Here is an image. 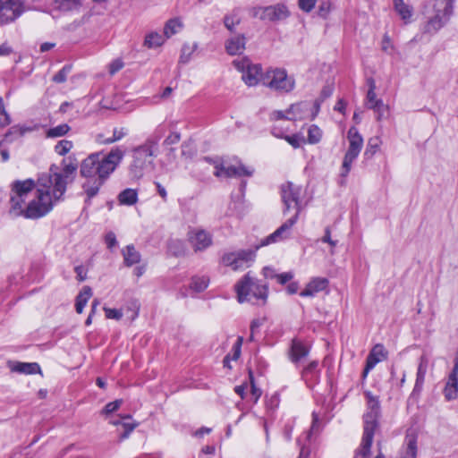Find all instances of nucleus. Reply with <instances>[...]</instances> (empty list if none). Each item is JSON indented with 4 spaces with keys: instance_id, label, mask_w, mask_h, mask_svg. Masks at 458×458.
<instances>
[{
    "instance_id": "1",
    "label": "nucleus",
    "mask_w": 458,
    "mask_h": 458,
    "mask_svg": "<svg viewBox=\"0 0 458 458\" xmlns=\"http://www.w3.org/2000/svg\"><path fill=\"white\" fill-rule=\"evenodd\" d=\"M67 182L52 165L48 173L42 174L37 182L31 179L15 181L12 184L10 213L13 216L39 218L49 213L66 191Z\"/></svg>"
},
{
    "instance_id": "2",
    "label": "nucleus",
    "mask_w": 458,
    "mask_h": 458,
    "mask_svg": "<svg viewBox=\"0 0 458 458\" xmlns=\"http://www.w3.org/2000/svg\"><path fill=\"white\" fill-rule=\"evenodd\" d=\"M124 151L120 148H114L107 154L95 152L89 154L80 165V175L84 179L82 190L87 196L86 201H89L97 196L122 162Z\"/></svg>"
},
{
    "instance_id": "3",
    "label": "nucleus",
    "mask_w": 458,
    "mask_h": 458,
    "mask_svg": "<svg viewBox=\"0 0 458 458\" xmlns=\"http://www.w3.org/2000/svg\"><path fill=\"white\" fill-rule=\"evenodd\" d=\"M366 397L369 411L364 415L363 437L356 458H366L370 454L374 432L377 427V417L380 410L379 402L369 392L366 393Z\"/></svg>"
},
{
    "instance_id": "4",
    "label": "nucleus",
    "mask_w": 458,
    "mask_h": 458,
    "mask_svg": "<svg viewBox=\"0 0 458 458\" xmlns=\"http://www.w3.org/2000/svg\"><path fill=\"white\" fill-rule=\"evenodd\" d=\"M235 291L237 300L242 303L245 301L259 303L266 302L267 297V287L259 284L258 280L250 276V273L246 274L236 284Z\"/></svg>"
},
{
    "instance_id": "5",
    "label": "nucleus",
    "mask_w": 458,
    "mask_h": 458,
    "mask_svg": "<svg viewBox=\"0 0 458 458\" xmlns=\"http://www.w3.org/2000/svg\"><path fill=\"white\" fill-rule=\"evenodd\" d=\"M157 148V142L154 140H147L143 145L133 149V161L131 165L130 171L135 177H140L143 171L151 164V157L154 156Z\"/></svg>"
},
{
    "instance_id": "6",
    "label": "nucleus",
    "mask_w": 458,
    "mask_h": 458,
    "mask_svg": "<svg viewBox=\"0 0 458 458\" xmlns=\"http://www.w3.org/2000/svg\"><path fill=\"white\" fill-rule=\"evenodd\" d=\"M202 163H208L214 165L215 176L220 178H231V177H250L253 174L254 169L250 166L239 163L237 165H225L220 159H212L211 157H204Z\"/></svg>"
},
{
    "instance_id": "7",
    "label": "nucleus",
    "mask_w": 458,
    "mask_h": 458,
    "mask_svg": "<svg viewBox=\"0 0 458 458\" xmlns=\"http://www.w3.org/2000/svg\"><path fill=\"white\" fill-rule=\"evenodd\" d=\"M347 138L349 140V148L344 155L341 168V176L344 178L349 174L352 162L357 158L363 146V139L357 128L351 127Z\"/></svg>"
},
{
    "instance_id": "8",
    "label": "nucleus",
    "mask_w": 458,
    "mask_h": 458,
    "mask_svg": "<svg viewBox=\"0 0 458 458\" xmlns=\"http://www.w3.org/2000/svg\"><path fill=\"white\" fill-rule=\"evenodd\" d=\"M263 84L279 92H290L294 88V80L284 70L275 69L264 74Z\"/></svg>"
},
{
    "instance_id": "9",
    "label": "nucleus",
    "mask_w": 458,
    "mask_h": 458,
    "mask_svg": "<svg viewBox=\"0 0 458 458\" xmlns=\"http://www.w3.org/2000/svg\"><path fill=\"white\" fill-rule=\"evenodd\" d=\"M233 65L242 72V79L248 86H256L259 81L263 82L264 75L260 65L252 64L247 57L234 60Z\"/></svg>"
},
{
    "instance_id": "10",
    "label": "nucleus",
    "mask_w": 458,
    "mask_h": 458,
    "mask_svg": "<svg viewBox=\"0 0 458 458\" xmlns=\"http://www.w3.org/2000/svg\"><path fill=\"white\" fill-rule=\"evenodd\" d=\"M452 0H437L435 4L436 14L426 26L428 32H435L441 29L450 19L453 13Z\"/></svg>"
},
{
    "instance_id": "11",
    "label": "nucleus",
    "mask_w": 458,
    "mask_h": 458,
    "mask_svg": "<svg viewBox=\"0 0 458 458\" xmlns=\"http://www.w3.org/2000/svg\"><path fill=\"white\" fill-rule=\"evenodd\" d=\"M301 188L293 183L287 182L281 186V197L284 204V213L291 208L295 210V214L299 216L301 211L300 205Z\"/></svg>"
},
{
    "instance_id": "12",
    "label": "nucleus",
    "mask_w": 458,
    "mask_h": 458,
    "mask_svg": "<svg viewBox=\"0 0 458 458\" xmlns=\"http://www.w3.org/2000/svg\"><path fill=\"white\" fill-rule=\"evenodd\" d=\"M24 12L22 0H1L0 23L8 24L18 19Z\"/></svg>"
},
{
    "instance_id": "13",
    "label": "nucleus",
    "mask_w": 458,
    "mask_h": 458,
    "mask_svg": "<svg viewBox=\"0 0 458 458\" xmlns=\"http://www.w3.org/2000/svg\"><path fill=\"white\" fill-rule=\"evenodd\" d=\"M253 257L254 253L251 250H238L225 254L222 257V263L237 271L248 267L253 260Z\"/></svg>"
},
{
    "instance_id": "14",
    "label": "nucleus",
    "mask_w": 458,
    "mask_h": 458,
    "mask_svg": "<svg viewBox=\"0 0 458 458\" xmlns=\"http://www.w3.org/2000/svg\"><path fill=\"white\" fill-rule=\"evenodd\" d=\"M298 217L297 215H294L287 219L279 228L263 241L262 245H267L288 239L291 236L292 228L296 224Z\"/></svg>"
},
{
    "instance_id": "15",
    "label": "nucleus",
    "mask_w": 458,
    "mask_h": 458,
    "mask_svg": "<svg viewBox=\"0 0 458 458\" xmlns=\"http://www.w3.org/2000/svg\"><path fill=\"white\" fill-rule=\"evenodd\" d=\"M189 242L195 251H201L212 244L210 233L202 229H192L188 233Z\"/></svg>"
},
{
    "instance_id": "16",
    "label": "nucleus",
    "mask_w": 458,
    "mask_h": 458,
    "mask_svg": "<svg viewBox=\"0 0 458 458\" xmlns=\"http://www.w3.org/2000/svg\"><path fill=\"white\" fill-rule=\"evenodd\" d=\"M259 11L260 19L270 21H281L289 16V11L284 4L270 5Z\"/></svg>"
},
{
    "instance_id": "17",
    "label": "nucleus",
    "mask_w": 458,
    "mask_h": 458,
    "mask_svg": "<svg viewBox=\"0 0 458 458\" xmlns=\"http://www.w3.org/2000/svg\"><path fill=\"white\" fill-rule=\"evenodd\" d=\"M386 352L382 344H376L367 357L366 367L363 370V377H366L378 362L386 359Z\"/></svg>"
},
{
    "instance_id": "18",
    "label": "nucleus",
    "mask_w": 458,
    "mask_h": 458,
    "mask_svg": "<svg viewBox=\"0 0 458 458\" xmlns=\"http://www.w3.org/2000/svg\"><path fill=\"white\" fill-rule=\"evenodd\" d=\"M328 280L325 277H314L305 286V288L300 293L302 297H314L317 293L323 292L328 287Z\"/></svg>"
},
{
    "instance_id": "19",
    "label": "nucleus",
    "mask_w": 458,
    "mask_h": 458,
    "mask_svg": "<svg viewBox=\"0 0 458 458\" xmlns=\"http://www.w3.org/2000/svg\"><path fill=\"white\" fill-rule=\"evenodd\" d=\"M310 352V345L299 339H293L289 358L293 363H297L306 358Z\"/></svg>"
},
{
    "instance_id": "20",
    "label": "nucleus",
    "mask_w": 458,
    "mask_h": 458,
    "mask_svg": "<svg viewBox=\"0 0 458 458\" xmlns=\"http://www.w3.org/2000/svg\"><path fill=\"white\" fill-rule=\"evenodd\" d=\"M246 39L243 35H237L225 41V50L228 55H241L245 50Z\"/></svg>"
},
{
    "instance_id": "21",
    "label": "nucleus",
    "mask_w": 458,
    "mask_h": 458,
    "mask_svg": "<svg viewBox=\"0 0 458 458\" xmlns=\"http://www.w3.org/2000/svg\"><path fill=\"white\" fill-rule=\"evenodd\" d=\"M9 368L12 371L31 375L40 371L39 365L36 362H9Z\"/></svg>"
},
{
    "instance_id": "22",
    "label": "nucleus",
    "mask_w": 458,
    "mask_h": 458,
    "mask_svg": "<svg viewBox=\"0 0 458 458\" xmlns=\"http://www.w3.org/2000/svg\"><path fill=\"white\" fill-rule=\"evenodd\" d=\"M428 358L425 355H422L420 359V362H419V366H418L414 391L421 390L422 386L424 384L425 376H426L427 369H428Z\"/></svg>"
},
{
    "instance_id": "23",
    "label": "nucleus",
    "mask_w": 458,
    "mask_h": 458,
    "mask_svg": "<svg viewBox=\"0 0 458 458\" xmlns=\"http://www.w3.org/2000/svg\"><path fill=\"white\" fill-rule=\"evenodd\" d=\"M53 6L62 12L78 11L81 7V0H54Z\"/></svg>"
},
{
    "instance_id": "24",
    "label": "nucleus",
    "mask_w": 458,
    "mask_h": 458,
    "mask_svg": "<svg viewBox=\"0 0 458 458\" xmlns=\"http://www.w3.org/2000/svg\"><path fill=\"white\" fill-rule=\"evenodd\" d=\"M122 254L123 256L124 264L127 267H131L140 261V254L136 250L133 245H127L123 249Z\"/></svg>"
},
{
    "instance_id": "25",
    "label": "nucleus",
    "mask_w": 458,
    "mask_h": 458,
    "mask_svg": "<svg viewBox=\"0 0 458 458\" xmlns=\"http://www.w3.org/2000/svg\"><path fill=\"white\" fill-rule=\"evenodd\" d=\"M91 296V288L89 286H84L76 297L75 309L79 314L82 313L84 307Z\"/></svg>"
},
{
    "instance_id": "26",
    "label": "nucleus",
    "mask_w": 458,
    "mask_h": 458,
    "mask_svg": "<svg viewBox=\"0 0 458 458\" xmlns=\"http://www.w3.org/2000/svg\"><path fill=\"white\" fill-rule=\"evenodd\" d=\"M182 28V22L179 18L169 20L164 27V35L169 38L173 35L178 33Z\"/></svg>"
},
{
    "instance_id": "27",
    "label": "nucleus",
    "mask_w": 458,
    "mask_h": 458,
    "mask_svg": "<svg viewBox=\"0 0 458 458\" xmlns=\"http://www.w3.org/2000/svg\"><path fill=\"white\" fill-rule=\"evenodd\" d=\"M405 449L402 458H416L417 456V440L415 436L408 435L405 440Z\"/></svg>"
},
{
    "instance_id": "28",
    "label": "nucleus",
    "mask_w": 458,
    "mask_h": 458,
    "mask_svg": "<svg viewBox=\"0 0 458 458\" xmlns=\"http://www.w3.org/2000/svg\"><path fill=\"white\" fill-rule=\"evenodd\" d=\"M444 394L446 400H454L458 395V378L448 377L444 388Z\"/></svg>"
},
{
    "instance_id": "29",
    "label": "nucleus",
    "mask_w": 458,
    "mask_h": 458,
    "mask_svg": "<svg viewBox=\"0 0 458 458\" xmlns=\"http://www.w3.org/2000/svg\"><path fill=\"white\" fill-rule=\"evenodd\" d=\"M369 89L368 90L367 97H366V106L368 108L370 109V108L376 107L377 105L380 106L381 101H383V100L377 98V95L375 92V89H376L375 81L372 79H370L369 81Z\"/></svg>"
},
{
    "instance_id": "30",
    "label": "nucleus",
    "mask_w": 458,
    "mask_h": 458,
    "mask_svg": "<svg viewBox=\"0 0 458 458\" xmlns=\"http://www.w3.org/2000/svg\"><path fill=\"white\" fill-rule=\"evenodd\" d=\"M318 361L312 360L302 369L301 377L307 385L310 386V381L317 376L318 371Z\"/></svg>"
},
{
    "instance_id": "31",
    "label": "nucleus",
    "mask_w": 458,
    "mask_h": 458,
    "mask_svg": "<svg viewBox=\"0 0 458 458\" xmlns=\"http://www.w3.org/2000/svg\"><path fill=\"white\" fill-rule=\"evenodd\" d=\"M395 11L401 16V18L408 22L411 17L412 9L404 4L403 0H393Z\"/></svg>"
},
{
    "instance_id": "32",
    "label": "nucleus",
    "mask_w": 458,
    "mask_h": 458,
    "mask_svg": "<svg viewBox=\"0 0 458 458\" xmlns=\"http://www.w3.org/2000/svg\"><path fill=\"white\" fill-rule=\"evenodd\" d=\"M118 199L121 204L133 205L138 200L137 191L133 189H126L119 194Z\"/></svg>"
},
{
    "instance_id": "33",
    "label": "nucleus",
    "mask_w": 458,
    "mask_h": 458,
    "mask_svg": "<svg viewBox=\"0 0 458 458\" xmlns=\"http://www.w3.org/2000/svg\"><path fill=\"white\" fill-rule=\"evenodd\" d=\"M165 38L157 32H151L146 36L144 45L148 48L158 47L164 44Z\"/></svg>"
},
{
    "instance_id": "34",
    "label": "nucleus",
    "mask_w": 458,
    "mask_h": 458,
    "mask_svg": "<svg viewBox=\"0 0 458 458\" xmlns=\"http://www.w3.org/2000/svg\"><path fill=\"white\" fill-rule=\"evenodd\" d=\"M71 130L67 123H62L55 127L50 128L46 131L47 138H58L66 135Z\"/></svg>"
},
{
    "instance_id": "35",
    "label": "nucleus",
    "mask_w": 458,
    "mask_h": 458,
    "mask_svg": "<svg viewBox=\"0 0 458 458\" xmlns=\"http://www.w3.org/2000/svg\"><path fill=\"white\" fill-rule=\"evenodd\" d=\"M208 285V279L205 276L201 277H193L191 284V289H192L196 293H200L204 291Z\"/></svg>"
},
{
    "instance_id": "36",
    "label": "nucleus",
    "mask_w": 458,
    "mask_h": 458,
    "mask_svg": "<svg viewBox=\"0 0 458 458\" xmlns=\"http://www.w3.org/2000/svg\"><path fill=\"white\" fill-rule=\"evenodd\" d=\"M270 117L272 120H275V121L282 120V119L293 121V120L302 119V114H294L293 115H289L286 113V111L284 112V111L276 110V111L272 112V114H270Z\"/></svg>"
},
{
    "instance_id": "37",
    "label": "nucleus",
    "mask_w": 458,
    "mask_h": 458,
    "mask_svg": "<svg viewBox=\"0 0 458 458\" xmlns=\"http://www.w3.org/2000/svg\"><path fill=\"white\" fill-rule=\"evenodd\" d=\"M72 146L71 140H62L55 146V151L60 156H64L72 149Z\"/></svg>"
},
{
    "instance_id": "38",
    "label": "nucleus",
    "mask_w": 458,
    "mask_h": 458,
    "mask_svg": "<svg viewBox=\"0 0 458 458\" xmlns=\"http://www.w3.org/2000/svg\"><path fill=\"white\" fill-rule=\"evenodd\" d=\"M380 142V139L377 137L369 139L365 155L369 157L374 156L378 149Z\"/></svg>"
},
{
    "instance_id": "39",
    "label": "nucleus",
    "mask_w": 458,
    "mask_h": 458,
    "mask_svg": "<svg viewBox=\"0 0 458 458\" xmlns=\"http://www.w3.org/2000/svg\"><path fill=\"white\" fill-rule=\"evenodd\" d=\"M321 139V131L316 126L312 125L310 127L308 131V140L311 144L318 143Z\"/></svg>"
},
{
    "instance_id": "40",
    "label": "nucleus",
    "mask_w": 458,
    "mask_h": 458,
    "mask_svg": "<svg viewBox=\"0 0 458 458\" xmlns=\"http://www.w3.org/2000/svg\"><path fill=\"white\" fill-rule=\"evenodd\" d=\"M77 169V165L74 163H64V167L62 171L58 170V174H62L64 176V180H66L68 182V179L70 176H72Z\"/></svg>"
},
{
    "instance_id": "41",
    "label": "nucleus",
    "mask_w": 458,
    "mask_h": 458,
    "mask_svg": "<svg viewBox=\"0 0 458 458\" xmlns=\"http://www.w3.org/2000/svg\"><path fill=\"white\" fill-rule=\"evenodd\" d=\"M306 110H307V104H305V103H298V104L292 105L286 110V113L289 115H293L294 114H302V118H304Z\"/></svg>"
},
{
    "instance_id": "42",
    "label": "nucleus",
    "mask_w": 458,
    "mask_h": 458,
    "mask_svg": "<svg viewBox=\"0 0 458 458\" xmlns=\"http://www.w3.org/2000/svg\"><path fill=\"white\" fill-rule=\"evenodd\" d=\"M333 91H334V88L332 85H327L323 88L322 91H321V96H320V100H317L315 102V108H316V113L318 112L319 110V106H320V101H323L324 99H326L327 98L330 97L332 94H333ZM317 114H313V117L316 115Z\"/></svg>"
},
{
    "instance_id": "43",
    "label": "nucleus",
    "mask_w": 458,
    "mask_h": 458,
    "mask_svg": "<svg viewBox=\"0 0 458 458\" xmlns=\"http://www.w3.org/2000/svg\"><path fill=\"white\" fill-rule=\"evenodd\" d=\"M249 377H250V387H251V395L254 398L253 402L256 403L259 401V397L261 396L262 391H261V389H259L256 386L255 381H254V377H253L251 370L249 371Z\"/></svg>"
},
{
    "instance_id": "44",
    "label": "nucleus",
    "mask_w": 458,
    "mask_h": 458,
    "mask_svg": "<svg viewBox=\"0 0 458 458\" xmlns=\"http://www.w3.org/2000/svg\"><path fill=\"white\" fill-rule=\"evenodd\" d=\"M321 242H325V243H328L330 246H331V250H330V253L333 255L335 254V250H334V248L336 246L337 244V241H335L331 238V231H330V228L329 227H327L325 229V234L324 236L321 238Z\"/></svg>"
},
{
    "instance_id": "45",
    "label": "nucleus",
    "mask_w": 458,
    "mask_h": 458,
    "mask_svg": "<svg viewBox=\"0 0 458 458\" xmlns=\"http://www.w3.org/2000/svg\"><path fill=\"white\" fill-rule=\"evenodd\" d=\"M225 26L233 31L234 27L240 23V18L237 15H230L225 17Z\"/></svg>"
},
{
    "instance_id": "46",
    "label": "nucleus",
    "mask_w": 458,
    "mask_h": 458,
    "mask_svg": "<svg viewBox=\"0 0 458 458\" xmlns=\"http://www.w3.org/2000/svg\"><path fill=\"white\" fill-rule=\"evenodd\" d=\"M10 123V118L5 112L3 98H0V126L4 127Z\"/></svg>"
},
{
    "instance_id": "47",
    "label": "nucleus",
    "mask_w": 458,
    "mask_h": 458,
    "mask_svg": "<svg viewBox=\"0 0 458 458\" xmlns=\"http://www.w3.org/2000/svg\"><path fill=\"white\" fill-rule=\"evenodd\" d=\"M318 0H298V4L301 10L310 13L315 6Z\"/></svg>"
},
{
    "instance_id": "48",
    "label": "nucleus",
    "mask_w": 458,
    "mask_h": 458,
    "mask_svg": "<svg viewBox=\"0 0 458 458\" xmlns=\"http://www.w3.org/2000/svg\"><path fill=\"white\" fill-rule=\"evenodd\" d=\"M104 310L107 318L119 320L123 317L120 310L105 307Z\"/></svg>"
},
{
    "instance_id": "49",
    "label": "nucleus",
    "mask_w": 458,
    "mask_h": 458,
    "mask_svg": "<svg viewBox=\"0 0 458 458\" xmlns=\"http://www.w3.org/2000/svg\"><path fill=\"white\" fill-rule=\"evenodd\" d=\"M169 250L172 251L174 255H180L183 251V246L182 242L179 240L172 241L169 243Z\"/></svg>"
},
{
    "instance_id": "50",
    "label": "nucleus",
    "mask_w": 458,
    "mask_h": 458,
    "mask_svg": "<svg viewBox=\"0 0 458 458\" xmlns=\"http://www.w3.org/2000/svg\"><path fill=\"white\" fill-rule=\"evenodd\" d=\"M69 72L70 67H64L53 77V81L57 83L64 82L66 81L67 74L69 73Z\"/></svg>"
},
{
    "instance_id": "51",
    "label": "nucleus",
    "mask_w": 458,
    "mask_h": 458,
    "mask_svg": "<svg viewBox=\"0 0 458 458\" xmlns=\"http://www.w3.org/2000/svg\"><path fill=\"white\" fill-rule=\"evenodd\" d=\"M242 343H243V337L239 336L237 338L235 344L233 347V350H232L233 351V356L231 358L232 360H236L239 359V357L241 355V348H242Z\"/></svg>"
},
{
    "instance_id": "52",
    "label": "nucleus",
    "mask_w": 458,
    "mask_h": 458,
    "mask_svg": "<svg viewBox=\"0 0 458 458\" xmlns=\"http://www.w3.org/2000/svg\"><path fill=\"white\" fill-rule=\"evenodd\" d=\"M122 403H123L122 400H115L114 402L108 403L105 406L103 412L106 414H109V413H112V412L117 411L119 409V407L121 406Z\"/></svg>"
},
{
    "instance_id": "53",
    "label": "nucleus",
    "mask_w": 458,
    "mask_h": 458,
    "mask_svg": "<svg viewBox=\"0 0 458 458\" xmlns=\"http://www.w3.org/2000/svg\"><path fill=\"white\" fill-rule=\"evenodd\" d=\"M127 134V131L124 128H114L113 131V136L110 137L109 142H116L123 139Z\"/></svg>"
},
{
    "instance_id": "54",
    "label": "nucleus",
    "mask_w": 458,
    "mask_h": 458,
    "mask_svg": "<svg viewBox=\"0 0 458 458\" xmlns=\"http://www.w3.org/2000/svg\"><path fill=\"white\" fill-rule=\"evenodd\" d=\"M375 114H376V118H377V121H381L384 116H385V113L387 111L388 109V106H386L383 101H381V105L380 106H377L374 108H371Z\"/></svg>"
},
{
    "instance_id": "55",
    "label": "nucleus",
    "mask_w": 458,
    "mask_h": 458,
    "mask_svg": "<svg viewBox=\"0 0 458 458\" xmlns=\"http://www.w3.org/2000/svg\"><path fill=\"white\" fill-rule=\"evenodd\" d=\"M196 46L184 45L182 48L181 61L186 63L190 59L191 54L194 51Z\"/></svg>"
},
{
    "instance_id": "56",
    "label": "nucleus",
    "mask_w": 458,
    "mask_h": 458,
    "mask_svg": "<svg viewBox=\"0 0 458 458\" xmlns=\"http://www.w3.org/2000/svg\"><path fill=\"white\" fill-rule=\"evenodd\" d=\"M123 67V63L120 59L114 60L109 64V72L110 74H114L118 71H120Z\"/></svg>"
},
{
    "instance_id": "57",
    "label": "nucleus",
    "mask_w": 458,
    "mask_h": 458,
    "mask_svg": "<svg viewBox=\"0 0 458 458\" xmlns=\"http://www.w3.org/2000/svg\"><path fill=\"white\" fill-rule=\"evenodd\" d=\"M122 426L124 428V433L123 434L122 437L126 438L128 437L129 434L138 426L135 422H123Z\"/></svg>"
},
{
    "instance_id": "58",
    "label": "nucleus",
    "mask_w": 458,
    "mask_h": 458,
    "mask_svg": "<svg viewBox=\"0 0 458 458\" xmlns=\"http://www.w3.org/2000/svg\"><path fill=\"white\" fill-rule=\"evenodd\" d=\"M180 139H181V137H180L179 133L173 132L166 137L164 143L166 145L177 144L180 141Z\"/></svg>"
},
{
    "instance_id": "59",
    "label": "nucleus",
    "mask_w": 458,
    "mask_h": 458,
    "mask_svg": "<svg viewBox=\"0 0 458 458\" xmlns=\"http://www.w3.org/2000/svg\"><path fill=\"white\" fill-rule=\"evenodd\" d=\"M284 139L290 145H292L295 148H299L302 141L301 139L297 135L285 136Z\"/></svg>"
},
{
    "instance_id": "60",
    "label": "nucleus",
    "mask_w": 458,
    "mask_h": 458,
    "mask_svg": "<svg viewBox=\"0 0 458 458\" xmlns=\"http://www.w3.org/2000/svg\"><path fill=\"white\" fill-rule=\"evenodd\" d=\"M106 243L109 249L114 247L117 243L115 234L113 232H109L106 235Z\"/></svg>"
},
{
    "instance_id": "61",
    "label": "nucleus",
    "mask_w": 458,
    "mask_h": 458,
    "mask_svg": "<svg viewBox=\"0 0 458 458\" xmlns=\"http://www.w3.org/2000/svg\"><path fill=\"white\" fill-rule=\"evenodd\" d=\"M276 277L281 284H284L285 283H287L288 281H290L293 278V274L290 272L282 273V274L276 275Z\"/></svg>"
},
{
    "instance_id": "62",
    "label": "nucleus",
    "mask_w": 458,
    "mask_h": 458,
    "mask_svg": "<svg viewBox=\"0 0 458 458\" xmlns=\"http://www.w3.org/2000/svg\"><path fill=\"white\" fill-rule=\"evenodd\" d=\"M75 273L77 275V278L80 282H82L87 277V273L82 266H77L75 267Z\"/></svg>"
},
{
    "instance_id": "63",
    "label": "nucleus",
    "mask_w": 458,
    "mask_h": 458,
    "mask_svg": "<svg viewBox=\"0 0 458 458\" xmlns=\"http://www.w3.org/2000/svg\"><path fill=\"white\" fill-rule=\"evenodd\" d=\"M13 52L12 47L8 43H4L0 46V56H7Z\"/></svg>"
},
{
    "instance_id": "64",
    "label": "nucleus",
    "mask_w": 458,
    "mask_h": 458,
    "mask_svg": "<svg viewBox=\"0 0 458 458\" xmlns=\"http://www.w3.org/2000/svg\"><path fill=\"white\" fill-rule=\"evenodd\" d=\"M329 10L330 4L328 2H322L321 4L319 5L318 13L321 16H326L329 13Z\"/></svg>"
}]
</instances>
